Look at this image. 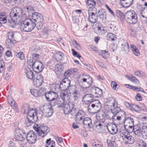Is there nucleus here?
Segmentation results:
<instances>
[{"label":"nucleus","instance_id":"obj_1","mask_svg":"<svg viewBox=\"0 0 147 147\" xmlns=\"http://www.w3.org/2000/svg\"><path fill=\"white\" fill-rule=\"evenodd\" d=\"M32 19H25L21 24L20 26L22 31L29 32L33 30L36 24L35 22L42 20V16L41 14L36 12L32 14Z\"/></svg>","mask_w":147,"mask_h":147},{"label":"nucleus","instance_id":"obj_2","mask_svg":"<svg viewBox=\"0 0 147 147\" xmlns=\"http://www.w3.org/2000/svg\"><path fill=\"white\" fill-rule=\"evenodd\" d=\"M124 18L127 23L130 24H135L138 21L137 14L132 10L127 11L125 14Z\"/></svg>","mask_w":147,"mask_h":147},{"label":"nucleus","instance_id":"obj_3","mask_svg":"<svg viewBox=\"0 0 147 147\" xmlns=\"http://www.w3.org/2000/svg\"><path fill=\"white\" fill-rule=\"evenodd\" d=\"M101 107V104L99 101L94 100L92 102L89 103L87 109L89 112L95 113L100 111Z\"/></svg>","mask_w":147,"mask_h":147},{"label":"nucleus","instance_id":"obj_4","mask_svg":"<svg viewBox=\"0 0 147 147\" xmlns=\"http://www.w3.org/2000/svg\"><path fill=\"white\" fill-rule=\"evenodd\" d=\"M118 103L114 99L110 102L107 105L109 110H111L112 112L111 116H116V115L121 111L120 108L117 106Z\"/></svg>","mask_w":147,"mask_h":147},{"label":"nucleus","instance_id":"obj_5","mask_svg":"<svg viewBox=\"0 0 147 147\" xmlns=\"http://www.w3.org/2000/svg\"><path fill=\"white\" fill-rule=\"evenodd\" d=\"M129 133L125 130L121 131L120 135L124 141L125 144H132L134 143V137L130 135Z\"/></svg>","mask_w":147,"mask_h":147},{"label":"nucleus","instance_id":"obj_6","mask_svg":"<svg viewBox=\"0 0 147 147\" xmlns=\"http://www.w3.org/2000/svg\"><path fill=\"white\" fill-rule=\"evenodd\" d=\"M96 9L94 7H90L89 8L88 10V20L92 23L94 24L97 21L98 16L96 15Z\"/></svg>","mask_w":147,"mask_h":147},{"label":"nucleus","instance_id":"obj_7","mask_svg":"<svg viewBox=\"0 0 147 147\" xmlns=\"http://www.w3.org/2000/svg\"><path fill=\"white\" fill-rule=\"evenodd\" d=\"M21 16V9L18 7L13 8L10 13V16L11 19L14 22H17V20Z\"/></svg>","mask_w":147,"mask_h":147},{"label":"nucleus","instance_id":"obj_8","mask_svg":"<svg viewBox=\"0 0 147 147\" xmlns=\"http://www.w3.org/2000/svg\"><path fill=\"white\" fill-rule=\"evenodd\" d=\"M92 83V78L89 76L82 77L80 80V85L84 88H88Z\"/></svg>","mask_w":147,"mask_h":147},{"label":"nucleus","instance_id":"obj_9","mask_svg":"<svg viewBox=\"0 0 147 147\" xmlns=\"http://www.w3.org/2000/svg\"><path fill=\"white\" fill-rule=\"evenodd\" d=\"M125 128L127 129L129 132H133L134 129V121L133 119L130 117H128L126 118L124 121Z\"/></svg>","mask_w":147,"mask_h":147},{"label":"nucleus","instance_id":"obj_10","mask_svg":"<svg viewBox=\"0 0 147 147\" xmlns=\"http://www.w3.org/2000/svg\"><path fill=\"white\" fill-rule=\"evenodd\" d=\"M34 129L37 132L39 135L44 137L47 135L49 131V129L47 126H40V127H33Z\"/></svg>","mask_w":147,"mask_h":147},{"label":"nucleus","instance_id":"obj_11","mask_svg":"<svg viewBox=\"0 0 147 147\" xmlns=\"http://www.w3.org/2000/svg\"><path fill=\"white\" fill-rule=\"evenodd\" d=\"M46 98L48 101L50 102L51 105L54 104L55 100L58 97V95L56 93L53 92H48L45 94ZM54 105V104H53Z\"/></svg>","mask_w":147,"mask_h":147},{"label":"nucleus","instance_id":"obj_12","mask_svg":"<svg viewBox=\"0 0 147 147\" xmlns=\"http://www.w3.org/2000/svg\"><path fill=\"white\" fill-rule=\"evenodd\" d=\"M26 139L29 144H34L36 139V136L35 133L32 131H30L27 134Z\"/></svg>","mask_w":147,"mask_h":147},{"label":"nucleus","instance_id":"obj_13","mask_svg":"<svg viewBox=\"0 0 147 147\" xmlns=\"http://www.w3.org/2000/svg\"><path fill=\"white\" fill-rule=\"evenodd\" d=\"M28 113L27 114V119L28 122L33 123L34 118L35 117H37L36 111L35 110L32 109L28 110Z\"/></svg>","mask_w":147,"mask_h":147},{"label":"nucleus","instance_id":"obj_14","mask_svg":"<svg viewBox=\"0 0 147 147\" xmlns=\"http://www.w3.org/2000/svg\"><path fill=\"white\" fill-rule=\"evenodd\" d=\"M32 67L33 70L37 73L42 71L44 67L42 63L38 61H36L33 63Z\"/></svg>","mask_w":147,"mask_h":147},{"label":"nucleus","instance_id":"obj_15","mask_svg":"<svg viewBox=\"0 0 147 147\" xmlns=\"http://www.w3.org/2000/svg\"><path fill=\"white\" fill-rule=\"evenodd\" d=\"M15 136L16 140L22 141L24 140L26 135L25 133L20 132V129H17L15 131Z\"/></svg>","mask_w":147,"mask_h":147},{"label":"nucleus","instance_id":"obj_16","mask_svg":"<svg viewBox=\"0 0 147 147\" xmlns=\"http://www.w3.org/2000/svg\"><path fill=\"white\" fill-rule=\"evenodd\" d=\"M43 82V78L41 74H37L35 78L33 80L34 85L36 87H38L40 86Z\"/></svg>","mask_w":147,"mask_h":147},{"label":"nucleus","instance_id":"obj_17","mask_svg":"<svg viewBox=\"0 0 147 147\" xmlns=\"http://www.w3.org/2000/svg\"><path fill=\"white\" fill-rule=\"evenodd\" d=\"M70 81L67 78H64L61 82L59 87L61 89H63V90L67 89L69 87H70Z\"/></svg>","mask_w":147,"mask_h":147},{"label":"nucleus","instance_id":"obj_18","mask_svg":"<svg viewBox=\"0 0 147 147\" xmlns=\"http://www.w3.org/2000/svg\"><path fill=\"white\" fill-rule=\"evenodd\" d=\"M125 112L122 111H121L116 116H110L108 119H113L116 121H120V120H121L123 118H125Z\"/></svg>","mask_w":147,"mask_h":147},{"label":"nucleus","instance_id":"obj_19","mask_svg":"<svg viewBox=\"0 0 147 147\" xmlns=\"http://www.w3.org/2000/svg\"><path fill=\"white\" fill-rule=\"evenodd\" d=\"M109 131L112 134H115L117 131V129L116 125L112 123L108 124L107 126Z\"/></svg>","mask_w":147,"mask_h":147},{"label":"nucleus","instance_id":"obj_20","mask_svg":"<svg viewBox=\"0 0 147 147\" xmlns=\"http://www.w3.org/2000/svg\"><path fill=\"white\" fill-rule=\"evenodd\" d=\"M107 142L108 147H116L117 144L115 142V138L114 137H110L107 140Z\"/></svg>","mask_w":147,"mask_h":147},{"label":"nucleus","instance_id":"obj_21","mask_svg":"<svg viewBox=\"0 0 147 147\" xmlns=\"http://www.w3.org/2000/svg\"><path fill=\"white\" fill-rule=\"evenodd\" d=\"M97 113V118L100 122L103 123L105 120V114L103 110H100Z\"/></svg>","mask_w":147,"mask_h":147},{"label":"nucleus","instance_id":"obj_22","mask_svg":"<svg viewBox=\"0 0 147 147\" xmlns=\"http://www.w3.org/2000/svg\"><path fill=\"white\" fill-rule=\"evenodd\" d=\"M94 96L92 94H87L84 95L82 98V101L84 102H92L94 100Z\"/></svg>","mask_w":147,"mask_h":147},{"label":"nucleus","instance_id":"obj_23","mask_svg":"<svg viewBox=\"0 0 147 147\" xmlns=\"http://www.w3.org/2000/svg\"><path fill=\"white\" fill-rule=\"evenodd\" d=\"M84 112L80 110L78 111L76 115V120L77 123H82V119L84 117Z\"/></svg>","mask_w":147,"mask_h":147},{"label":"nucleus","instance_id":"obj_24","mask_svg":"<svg viewBox=\"0 0 147 147\" xmlns=\"http://www.w3.org/2000/svg\"><path fill=\"white\" fill-rule=\"evenodd\" d=\"M84 126L88 128H91L92 126V120L89 117L85 118L82 122Z\"/></svg>","mask_w":147,"mask_h":147},{"label":"nucleus","instance_id":"obj_25","mask_svg":"<svg viewBox=\"0 0 147 147\" xmlns=\"http://www.w3.org/2000/svg\"><path fill=\"white\" fill-rule=\"evenodd\" d=\"M63 106V111L65 114H69L73 108V106L72 104L70 105L68 103L64 104Z\"/></svg>","mask_w":147,"mask_h":147},{"label":"nucleus","instance_id":"obj_26","mask_svg":"<svg viewBox=\"0 0 147 147\" xmlns=\"http://www.w3.org/2000/svg\"><path fill=\"white\" fill-rule=\"evenodd\" d=\"M92 92L94 94L95 97H100L102 94V90L97 87L93 88Z\"/></svg>","mask_w":147,"mask_h":147},{"label":"nucleus","instance_id":"obj_27","mask_svg":"<svg viewBox=\"0 0 147 147\" xmlns=\"http://www.w3.org/2000/svg\"><path fill=\"white\" fill-rule=\"evenodd\" d=\"M134 0H120V3L123 7H127L133 4Z\"/></svg>","mask_w":147,"mask_h":147},{"label":"nucleus","instance_id":"obj_28","mask_svg":"<svg viewBox=\"0 0 147 147\" xmlns=\"http://www.w3.org/2000/svg\"><path fill=\"white\" fill-rule=\"evenodd\" d=\"M8 102L16 112H18L19 110L18 108L17 107V105L16 104L15 101L12 98H9L8 99Z\"/></svg>","mask_w":147,"mask_h":147},{"label":"nucleus","instance_id":"obj_29","mask_svg":"<svg viewBox=\"0 0 147 147\" xmlns=\"http://www.w3.org/2000/svg\"><path fill=\"white\" fill-rule=\"evenodd\" d=\"M135 134L139 137L142 136V132L140 129V127L139 125H136L134 126V129L132 130Z\"/></svg>","mask_w":147,"mask_h":147},{"label":"nucleus","instance_id":"obj_30","mask_svg":"<svg viewBox=\"0 0 147 147\" xmlns=\"http://www.w3.org/2000/svg\"><path fill=\"white\" fill-rule=\"evenodd\" d=\"M125 105L131 111H140V108L138 105L135 104L130 105L129 103L127 102L126 103Z\"/></svg>","mask_w":147,"mask_h":147},{"label":"nucleus","instance_id":"obj_31","mask_svg":"<svg viewBox=\"0 0 147 147\" xmlns=\"http://www.w3.org/2000/svg\"><path fill=\"white\" fill-rule=\"evenodd\" d=\"M54 102V105L53 104L51 105L52 106H55L56 105H57L59 107H62L63 106L64 104V100L60 98H57L55 100Z\"/></svg>","mask_w":147,"mask_h":147},{"label":"nucleus","instance_id":"obj_32","mask_svg":"<svg viewBox=\"0 0 147 147\" xmlns=\"http://www.w3.org/2000/svg\"><path fill=\"white\" fill-rule=\"evenodd\" d=\"M72 89L73 90H72V92H71V93L72 94L75 99H77L80 96L79 91L77 88H76L75 86H72Z\"/></svg>","mask_w":147,"mask_h":147},{"label":"nucleus","instance_id":"obj_33","mask_svg":"<svg viewBox=\"0 0 147 147\" xmlns=\"http://www.w3.org/2000/svg\"><path fill=\"white\" fill-rule=\"evenodd\" d=\"M16 43V41L15 39L11 40L7 38L5 41V44L7 48H10L13 45V44Z\"/></svg>","mask_w":147,"mask_h":147},{"label":"nucleus","instance_id":"obj_34","mask_svg":"<svg viewBox=\"0 0 147 147\" xmlns=\"http://www.w3.org/2000/svg\"><path fill=\"white\" fill-rule=\"evenodd\" d=\"M25 73L28 79H32L34 77L33 72L29 68L26 69Z\"/></svg>","mask_w":147,"mask_h":147},{"label":"nucleus","instance_id":"obj_35","mask_svg":"<svg viewBox=\"0 0 147 147\" xmlns=\"http://www.w3.org/2000/svg\"><path fill=\"white\" fill-rule=\"evenodd\" d=\"M130 47L133 54L136 56H138L140 54L139 50L137 47L133 44L130 45Z\"/></svg>","mask_w":147,"mask_h":147},{"label":"nucleus","instance_id":"obj_36","mask_svg":"<svg viewBox=\"0 0 147 147\" xmlns=\"http://www.w3.org/2000/svg\"><path fill=\"white\" fill-rule=\"evenodd\" d=\"M142 136L143 138H147V126H143L142 127Z\"/></svg>","mask_w":147,"mask_h":147},{"label":"nucleus","instance_id":"obj_37","mask_svg":"<svg viewBox=\"0 0 147 147\" xmlns=\"http://www.w3.org/2000/svg\"><path fill=\"white\" fill-rule=\"evenodd\" d=\"M63 56L64 54L60 51L57 52L55 55V58L58 61L61 60V59Z\"/></svg>","mask_w":147,"mask_h":147},{"label":"nucleus","instance_id":"obj_38","mask_svg":"<svg viewBox=\"0 0 147 147\" xmlns=\"http://www.w3.org/2000/svg\"><path fill=\"white\" fill-rule=\"evenodd\" d=\"M125 86H126V87L127 88L132 89L134 90H135L138 91H140L144 93H146L144 90L143 89L141 88H138L136 87H133L128 84H126L125 85Z\"/></svg>","mask_w":147,"mask_h":147},{"label":"nucleus","instance_id":"obj_39","mask_svg":"<svg viewBox=\"0 0 147 147\" xmlns=\"http://www.w3.org/2000/svg\"><path fill=\"white\" fill-rule=\"evenodd\" d=\"M30 92L31 94L35 97H37L41 96L40 93L39 92V90L36 89H32L30 90Z\"/></svg>","mask_w":147,"mask_h":147},{"label":"nucleus","instance_id":"obj_40","mask_svg":"<svg viewBox=\"0 0 147 147\" xmlns=\"http://www.w3.org/2000/svg\"><path fill=\"white\" fill-rule=\"evenodd\" d=\"M63 66L61 64H58L56 65L55 69L56 71L60 72L63 70Z\"/></svg>","mask_w":147,"mask_h":147},{"label":"nucleus","instance_id":"obj_41","mask_svg":"<svg viewBox=\"0 0 147 147\" xmlns=\"http://www.w3.org/2000/svg\"><path fill=\"white\" fill-rule=\"evenodd\" d=\"M60 96L61 98L63 100H68V95L66 91H62L60 93Z\"/></svg>","mask_w":147,"mask_h":147},{"label":"nucleus","instance_id":"obj_42","mask_svg":"<svg viewBox=\"0 0 147 147\" xmlns=\"http://www.w3.org/2000/svg\"><path fill=\"white\" fill-rule=\"evenodd\" d=\"M99 18L102 20H105L106 19V16L105 12L104 11H99Z\"/></svg>","mask_w":147,"mask_h":147},{"label":"nucleus","instance_id":"obj_43","mask_svg":"<svg viewBox=\"0 0 147 147\" xmlns=\"http://www.w3.org/2000/svg\"><path fill=\"white\" fill-rule=\"evenodd\" d=\"M115 35L112 33H108L107 36V40L110 41H113L115 40Z\"/></svg>","mask_w":147,"mask_h":147},{"label":"nucleus","instance_id":"obj_44","mask_svg":"<svg viewBox=\"0 0 147 147\" xmlns=\"http://www.w3.org/2000/svg\"><path fill=\"white\" fill-rule=\"evenodd\" d=\"M99 55L103 58L106 59L107 58V55H108V52L105 50H101Z\"/></svg>","mask_w":147,"mask_h":147},{"label":"nucleus","instance_id":"obj_45","mask_svg":"<svg viewBox=\"0 0 147 147\" xmlns=\"http://www.w3.org/2000/svg\"><path fill=\"white\" fill-rule=\"evenodd\" d=\"M137 144L139 147H146V142L142 140H138L137 141Z\"/></svg>","mask_w":147,"mask_h":147},{"label":"nucleus","instance_id":"obj_46","mask_svg":"<svg viewBox=\"0 0 147 147\" xmlns=\"http://www.w3.org/2000/svg\"><path fill=\"white\" fill-rule=\"evenodd\" d=\"M86 3L87 6L92 5V7H94L96 4V2L94 0H87Z\"/></svg>","mask_w":147,"mask_h":147},{"label":"nucleus","instance_id":"obj_47","mask_svg":"<svg viewBox=\"0 0 147 147\" xmlns=\"http://www.w3.org/2000/svg\"><path fill=\"white\" fill-rule=\"evenodd\" d=\"M7 22V19L3 15H0V27L2 26V24H5Z\"/></svg>","mask_w":147,"mask_h":147},{"label":"nucleus","instance_id":"obj_48","mask_svg":"<svg viewBox=\"0 0 147 147\" xmlns=\"http://www.w3.org/2000/svg\"><path fill=\"white\" fill-rule=\"evenodd\" d=\"M8 38L12 40L15 39V34L14 32L11 31L8 33Z\"/></svg>","mask_w":147,"mask_h":147},{"label":"nucleus","instance_id":"obj_49","mask_svg":"<svg viewBox=\"0 0 147 147\" xmlns=\"http://www.w3.org/2000/svg\"><path fill=\"white\" fill-rule=\"evenodd\" d=\"M122 48L123 49L124 51L126 52H129V46L128 43L125 42L122 45Z\"/></svg>","mask_w":147,"mask_h":147},{"label":"nucleus","instance_id":"obj_50","mask_svg":"<svg viewBox=\"0 0 147 147\" xmlns=\"http://www.w3.org/2000/svg\"><path fill=\"white\" fill-rule=\"evenodd\" d=\"M97 31L99 34L103 33L105 32L106 31L104 30V27L99 26L97 27Z\"/></svg>","mask_w":147,"mask_h":147},{"label":"nucleus","instance_id":"obj_51","mask_svg":"<svg viewBox=\"0 0 147 147\" xmlns=\"http://www.w3.org/2000/svg\"><path fill=\"white\" fill-rule=\"evenodd\" d=\"M111 86L113 89L114 90H116L118 88H117V84L114 81H112L111 83Z\"/></svg>","mask_w":147,"mask_h":147},{"label":"nucleus","instance_id":"obj_52","mask_svg":"<svg viewBox=\"0 0 147 147\" xmlns=\"http://www.w3.org/2000/svg\"><path fill=\"white\" fill-rule=\"evenodd\" d=\"M47 115L48 117L51 116L53 113V110L50 108H48L46 110Z\"/></svg>","mask_w":147,"mask_h":147},{"label":"nucleus","instance_id":"obj_53","mask_svg":"<svg viewBox=\"0 0 147 147\" xmlns=\"http://www.w3.org/2000/svg\"><path fill=\"white\" fill-rule=\"evenodd\" d=\"M72 53L74 56L77 57L78 58H80L81 56L78 54V52L76 51L74 49H71Z\"/></svg>","mask_w":147,"mask_h":147},{"label":"nucleus","instance_id":"obj_54","mask_svg":"<svg viewBox=\"0 0 147 147\" xmlns=\"http://www.w3.org/2000/svg\"><path fill=\"white\" fill-rule=\"evenodd\" d=\"M116 12L117 15L119 16L121 18H124L125 14H124V13L121 11L117 10L116 11Z\"/></svg>","mask_w":147,"mask_h":147},{"label":"nucleus","instance_id":"obj_55","mask_svg":"<svg viewBox=\"0 0 147 147\" xmlns=\"http://www.w3.org/2000/svg\"><path fill=\"white\" fill-rule=\"evenodd\" d=\"M16 56L21 60H23L24 58V55L22 52L18 53L16 55Z\"/></svg>","mask_w":147,"mask_h":147},{"label":"nucleus","instance_id":"obj_56","mask_svg":"<svg viewBox=\"0 0 147 147\" xmlns=\"http://www.w3.org/2000/svg\"><path fill=\"white\" fill-rule=\"evenodd\" d=\"M5 66V64L3 62L0 61V73H1L3 71Z\"/></svg>","mask_w":147,"mask_h":147},{"label":"nucleus","instance_id":"obj_57","mask_svg":"<svg viewBox=\"0 0 147 147\" xmlns=\"http://www.w3.org/2000/svg\"><path fill=\"white\" fill-rule=\"evenodd\" d=\"M73 44L75 47L78 49L80 50L81 49V47L77 43L76 40H74L73 41Z\"/></svg>","mask_w":147,"mask_h":147},{"label":"nucleus","instance_id":"obj_58","mask_svg":"<svg viewBox=\"0 0 147 147\" xmlns=\"http://www.w3.org/2000/svg\"><path fill=\"white\" fill-rule=\"evenodd\" d=\"M130 80L132 82L138 84L139 83V81L134 76H131L130 79Z\"/></svg>","mask_w":147,"mask_h":147},{"label":"nucleus","instance_id":"obj_59","mask_svg":"<svg viewBox=\"0 0 147 147\" xmlns=\"http://www.w3.org/2000/svg\"><path fill=\"white\" fill-rule=\"evenodd\" d=\"M45 90L46 89L45 88H42L39 89V92L40 93V96L45 95V94H46L45 93Z\"/></svg>","mask_w":147,"mask_h":147},{"label":"nucleus","instance_id":"obj_60","mask_svg":"<svg viewBox=\"0 0 147 147\" xmlns=\"http://www.w3.org/2000/svg\"><path fill=\"white\" fill-rule=\"evenodd\" d=\"M36 22V24L37 25L38 29H40L42 26V24L41 22V21H38Z\"/></svg>","mask_w":147,"mask_h":147},{"label":"nucleus","instance_id":"obj_61","mask_svg":"<svg viewBox=\"0 0 147 147\" xmlns=\"http://www.w3.org/2000/svg\"><path fill=\"white\" fill-rule=\"evenodd\" d=\"M72 70H69L66 71L64 74V76L66 77L69 76L72 74Z\"/></svg>","mask_w":147,"mask_h":147},{"label":"nucleus","instance_id":"obj_62","mask_svg":"<svg viewBox=\"0 0 147 147\" xmlns=\"http://www.w3.org/2000/svg\"><path fill=\"white\" fill-rule=\"evenodd\" d=\"M135 98L137 101H140L142 100V98L140 94L137 93L135 97Z\"/></svg>","mask_w":147,"mask_h":147},{"label":"nucleus","instance_id":"obj_63","mask_svg":"<svg viewBox=\"0 0 147 147\" xmlns=\"http://www.w3.org/2000/svg\"><path fill=\"white\" fill-rule=\"evenodd\" d=\"M105 6H106L107 8L109 10V11L110 12V13H111L112 15L114 16V13L113 12V11L111 10V8H110L109 7L107 4L105 5Z\"/></svg>","mask_w":147,"mask_h":147},{"label":"nucleus","instance_id":"obj_64","mask_svg":"<svg viewBox=\"0 0 147 147\" xmlns=\"http://www.w3.org/2000/svg\"><path fill=\"white\" fill-rule=\"evenodd\" d=\"M92 146L94 147H100V146L98 143L94 142L92 143Z\"/></svg>","mask_w":147,"mask_h":147}]
</instances>
